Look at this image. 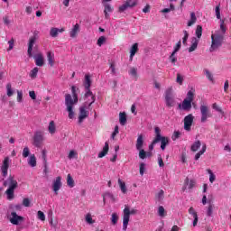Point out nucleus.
<instances>
[{"mask_svg":"<svg viewBox=\"0 0 231 231\" xmlns=\"http://www.w3.org/2000/svg\"><path fill=\"white\" fill-rule=\"evenodd\" d=\"M200 115H201L200 122L202 124H205V122H207L208 118H212V114H210V110L208 109V106L205 105L200 106Z\"/></svg>","mask_w":231,"mask_h":231,"instance_id":"nucleus-8","label":"nucleus"},{"mask_svg":"<svg viewBox=\"0 0 231 231\" xmlns=\"http://www.w3.org/2000/svg\"><path fill=\"white\" fill-rule=\"evenodd\" d=\"M161 142V149L162 151H164L166 149L167 145L170 143L169 137L162 136V130H160V127H155V137L152 141V143H160Z\"/></svg>","mask_w":231,"mask_h":231,"instance_id":"nucleus-3","label":"nucleus"},{"mask_svg":"<svg viewBox=\"0 0 231 231\" xmlns=\"http://www.w3.org/2000/svg\"><path fill=\"white\" fill-rule=\"evenodd\" d=\"M6 91H7V97H13L14 96V90L12 89V83L6 84Z\"/></svg>","mask_w":231,"mask_h":231,"instance_id":"nucleus-40","label":"nucleus"},{"mask_svg":"<svg viewBox=\"0 0 231 231\" xmlns=\"http://www.w3.org/2000/svg\"><path fill=\"white\" fill-rule=\"evenodd\" d=\"M28 164L30 167H37V158H35V154L30 156Z\"/></svg>","mask_w":231,"mask_h":231,"instance_id":"nucleus-30","label":"nucleus"},{"mask_svg":"<svg viewBox=\"0 0 231 231\" xmlns=\"http://www.w3.org/2000/svg\"><path fill=\"white\" fill-rule=\"evenodd\" d=\"M108 12H113V7H111V5L106 4L105 5V10H104L106 19H109Z\"/></svg>","mask_w":231,"mask_h":231,"instance_id":"nucleus-31","label":"nucleus"},{"mask_svg":"<svg viewBox=\"0 0 231 231\" xmlns=\"http://www.w3.org/2000/svg\"><path fill=\"white\" fill-rule=\"evenodd\" d=\"M38 219L41 221H46V216L44 215V212L38 211Z\"/></svg>","mask_w":231,"mask_h":231,"instance_id":"nucleus-52","label":"nucleus"},{"mask_svg":"<svg viewBox=\"0 0 231 231\" xmlns=\"http://www.w3.org/2000/svg\"><path fill=\"white\" fill-rule=\"evenodd\" d=\"M204 73L210 82H214V76L208 69H205Z\"/></svg>","mask_w":231,"mask_h":231,"instance_id":"nucleus-39","label":"nucleus"},{"mask_svg":"<svg viewBox=\"0 0 231 231\" xmlns=\"http://www.w3.org/2000/svg\"><path fill=\"white\" fill-rule=\"evenodd\" d=\"M44 141V136L42 135V132H35L33 136V146L41 147L42 145V142Z\"/></svg>","mask_w":231,"mask_h":231,"instance_id":"nucleus-11","label":"nucleus"},{"mask_svg":"<svg viewBox=\"0 0 231 231\" xmlns=\"http://www.w3.org/2000/svg\"><path fill=\"white\" fill-rule=\"evenodd\" d=\"M135 147H136L137 151H140V149H142L143 147V134L138 135Z\"/></svg>","mask_w":231,"mask_h":231,"instance_id":"nucleus-25","label":"nucleus"},{"mask_svg":"<svg viewBox=\"0 0 231 231\" xmlns=\"http://www.w3.org/2000/svg\"><path fill=\"white\" fill-rule=\"evenodd\" d=\"M206 151H207V144H203L201 151L196 153L195 160L196 161L199 160V158H201V155L205 154Z\"/></svg>","mask_w":231,"mask_h":231,"instance_id":"nucleus-32","label":"nucleus"},{"mask_svg":"<svg viewBox=\"0 0 231 231\" xmlns=\"http://www.w3.org/2000/svg\"><path fill=\"white\" fill-rule=\"evenodd\" d=\"M139 158H141V160H145V158H147V152L145 150L142 148L139 150Z\"/></svg>","mask_w":231,"mask_h":231,"instance_id":"nucleus-43","label":"nucleus"},{"mask_svg":"<svg viewBox=\"0 0 231 231\" xmlns=\"http://www.w3.org/2000/svg\"><path fill=\"white\" fill-rule=\"evenodd\" d=\"M15 43V40L14 38H12L9 42H8V44H9V48L7 49L8 51L14 50V44Z\"/></svg>","mask_w":231,"mask_h":231,"instance_id":"nucleus-55","label":"nucleus"},{"mask_svg":"<svg viewBox=\"0 0 231 231\" xmlns=\"http://www.w3.org/2000/svg\"><path fill=\"white\" fill-rule=\"evenodd\" d=\"M87 106L86 105L79 107V123L82 124L84 122L85 118H88L89 113L86 110Z\"/></svg>","mask_w":231,"mask_h":231,"instance_id":"nucleus-16","label":"nucleus"},{"mask_svg":"<svg viewBox=\"0 0 231 231\" xmlns=\"http://www.w3.org/2000/svg\"><path fill=\"white\" fill-rule=\"evenodd\" d=\"M196 35H197L198 39H201V35H203V27L201 25L197 26Z\"/></svg>","mask_w":231,"mask_h":231,"instance_id":"nucleus-38","label":"nucleus"},{"mask_svg":"<svg viewBox=\"0 0 231 231\" xmlns=\"http://www.w3.org/2000/svg\"><path fill=\"white\" fill-rule=\"evenodd\" d=\"M138 5V0H126L122 5L118 7L119 14H124L125 10H129V8H134V6Z\"/></svg>","mask_w":231,"mask_h":231,"instance_id":"nucleus-7","label":"nucleus"},{"mask_svg":"<svg viewBox=\"0 0 231 231\" xmlns=\"http://www.w3.org/2000/svg\"><path fill=\"white\" fill-rule=\"evenodd\" d=\"M129 74L132 75V77H134L135 79H137L138 69L136 68L133 67V68L130 69Z\"/></svg>","mask_w":231,"mask_h":231,"instance_id":"nucleus-42","label":"nucleus"},{"mask_svg":"<svg viewBox=\"0 0 231 231\" xmlns=\"http://www.w3.org/2000/svg\"><path fill=\"white\" fill-rule=\"evenodd\" d=\"M208 172L209 174V181H210V183H212L213 181H216V175L214 174V172H212L211 170H208Z\"/></svg>","mask_w":231,"mask_h":231,"instance_id":"nucleus-49","label":"nucleus"},{"mask_svg":"<svg viewBox=\"0 0 231 231\" xmlns=\"http://www.w3.org/2000/svg\"><path fill=\"white\" fill-rule=\"evenodd\" d=\"M47 60L51 68H53L55 64V54H53L51 51L47 52Z\"/></svg>","mask_w":231,"mask_h":231,"instance_id":"nucleus-22","label":"nucleus"},{"mask_svg":"<svg viewBox=\"0 0 231 231\" xmlns=\"http://www.w3.org/2000/svg\"><path fill=\"white\" fill-rule=\"evenodd\" d=\"M34 60L36 66L42 67L44 66V57L42 56V53L39 52L38 54L34 55Z\"/></svg>","mask_w":231,"mask_h":231,"instance_id":"nucleus-19","label":"nucleus"},{"mask_svg":"<svg viewBox=\"0 0 231 231\" xmlns=\"http://www.w3.org/2000/svg\"><path fill=\"white\" fill-rule=\"evenodd\" d=\"M109 152V143L106 142L103 150L98 153V158H104Z\"/></svg>","mask_w":231,"mask_h":231,"instance_id":"nucleus-24","label":"nucleus"},{"mask_svg":"<svg viewBox=\"0 0 231 231\" xmlns=\"http://www.w3.org/2000/svg\"><path fill=\"white\" fill-rule=\"evenodd\" d=\"M79 28H80V25H79V23H76L73 26L72 30L70 31V37L72 39H75V37H77V34L79 33Z\"/></svg>","mask_w":231,"mask_h":231,"instance_id":"nucleus-27","label":"nucleus"},{"mask_svg":"<svg viewBox=\"0 0 231 231\" xmlns=\"http://www.w3.org/2000/svg\"><path fill=\"white\" fill-rule=\"evenodd\" d=\"M117 134H118V125H116L115 130L111 135L112 140H115V136H116Z\"/></svg>","mask_w":231,"mask_h":231,"instance_id":"nucleus-60","label":"nucleus"},{"mask_svg":"<svg viewBox=\"0 0 231 231\" xmlns=\"http://www.w3.org/2000/svg\"><path fill=\"white\" fill-rule=\"evenodd\" d=\"M188 189H194L196 187V180H189V177H187L184 180V186L182 187V192H185Z\"/></svg>","mask_w":231,"mask_h":231,"instance_id":"nucleus-17","label":"nucleus"},{"mask_svg":"<svg viewBox=\"0 0 231 231\" xmlns=\"http://www.w3.org/2000/svg\"><path fill=\"white\" fill-rule=\"evenodd\" d=\"M17 102H23V91H17Z\"/></svg>","mask_w":231,"mask_h":231,"instance_id":"nucleus-62","label":"nucleus"},{"mask_svg":"<svg viewBox=\"0 0 231 231\" xmlns=\"http://www.w3.org/2000/svg\"><path fill=\"white\" fill-rule=\"evenodd\" d=\"M189 214H190V216H192L193 217H198V212H196L193 207L189 208Z\"/></svg>","mask_w":231,"mask_h":231,"instance_id":"nucleus-53","label":"nucleus"},{"mask_svg":"<svg viewBox=\"0 0 231 231\" xmlns=\"http://www.w3.org/2000/svg\"><path fill=\"white\" fill-rule=\"evenodd\" d=\"M165 192L163 191V189H161L158 194L156 195V199L158 201H163V198H165L164 196Z\"/></svg>","mask_w":231,"mask_h":231,"instance_id":"nucleus-41","label":"nucleus"},{"mask_svg":"<svg viewBox=\"0 0 231 231\" xmlns=\"http://www.w3.org/2000/svg\"><path fill=\"white\" fill-rule=\"evenodd\" d=\"M75 156H77V153L75 151L72 150L69 152L68 158H69V160H73V158H75Z\"/></svg>","mask_w":231,"mask_h":231,"instance_id":"nucleus-63","label":"nucleus"},{"mask_svg":"<svg viewBox=\"0 0 231 231\" xmlns=\"http://www.w3.org/2000/svg\"><path fill=\"white\" fill-rule=\"evenodd\" d=\"M123 212V230H127V225H129V219L131 217V215L134 216V214H138V209H130L127 206H125Z\"/></svg>","mask_w":231,"mask_h":231,"instance_id":"nucleus-5","label":"nucleus"},{"mask_svg":"<svg viewBox=\"0 0 231 231\" xmlns=\"http://www.w3.org/2000/svg\"><path fill=\"white\" fill-rule=\"evenodd\" d=\"M199 43V40L196 37L192 38V44L191 46L189 48V52L192 53V51H196V50L198 49V44Z\"/></svg>","mask_w":231,"mask_h":231,"instance_id":"nucleus-20","label":"nucleus"},{"mask_svg":"<svg viewBox=\"0 0 231 231\" xmlns=\"http://www.w3.org/2000/svg\"><path fill=\"white\" fill-rule=\"evenodd\" d=\"M176 82L181 86L183 84V77H181V74H177V79Z\"/></svg>","mask_w":231,"mask_h":231,"instance_id":"nucleus-58","label":"nucleus"},{"mask_svg":"<svg viewBox=\"0 0 231 231\" xmlns=\"http://www.w3.org/2000/svg\"><path fill=\"white\" fill-rule=\"evenodd\" d=\"M165 216H167V211H165V208H163V206H160L158 208V217H165Z\"/></svg>","mask_w":231,"mask_h":231,"instance_id":"nucleus-37","label":"nucleus"},{"mask_svg":"<svg viewBox=\"0 0 231 231\" xmlns=\"http://www.w3.org/2000/svg\"><path fill=\"white\" fill-rule=\"evenodd\" d=\"M184 33V37L182 38V44H184V46H187V41L189 39V32L187 31H183Z\"/></svg>","mask_w":231,"mask_h":231,"instance_id":"nucleus-50","label":"nucleus"},{"mask_svg":"<svg viewBox=\"0 0 231 231\" xmlns=\"http://www.w3.org/2000/svg\"><path fill=\"white\" fill-rule=\"evenodd\" d=\"M197 21L198 18L196 17V13H190V21L188 22V26H192V24H194Z\"/></svg>","mask_w":231,"mask_h":231,"instance_id":"nucleus-36","label":"nucleus"},{"mask_svg":"<svg viewBox=\"0 0 231 231\" xmlns=\"http://www.w3.org/2000/svg\"><path fill=\"white\" fill-rule=\"evenodd\" d=\"M30 156V148L28 146H25L23 150V157L28 158Z\"/></svg>","mask_w":231,"mask_h":231,"instance_id":"nucleus-48","label":"nucleus"},{"mask_svg":"<svg viewBox=\"0 0 231 231\" xmlns=\"http://www.w3.org/2000/svg\"><path fill=\"white\" fill-rule=\"evenodd\" d=\"M119 123L121 125H125V124H127V115L125 112H121L119 114Z\"/></svg>","mask_w":231,"mask_h":231,"instance_id":"nucleus-26","label":"nucleus"},{"mask_svg":"<svg viewBox=\"0 0 231 231\" xmlns=\"http://www.w3.org/2000/svg\"><path fill=\"white\" fill-rule=\"evenodd\" d=\"M37 73H39V68L35 67L32 70H31V79H35L37 77Z\"/></svg>","mask_w":231,"mask_h":231,"instance_id":"nucleus-45","label":"nucleus"},{"mask_svg":"<svg viewBox=\"0 0 231 231\" xmlns=\"http://www.w3.org/2000/svg\"><path fill=\"white\" fill-rule=\"evenodd\" d=\"M10 168V157H5L3 161V164L1 166V171L4 178L8 176V169Z\"/></svg>","mask_w":231,"mask_h":231,"instance_id":"nucleus-13","label":"nucleus"},{"mask_svg":"<svg viewBox=\"0 0 231 231\" xmlns=\"http://www.w3.org/2000/svg\"><path fill=\"white\" fill-rule=\"evenodd\" d=\"M118 185H119L123 194H126L127 193V187L125 186V182L122 181L121 179H118Z\"/></svg>","mask_w":231,"mask_h":231,"instance_id":"nucleus-34","label":"nucleus"},{"mask_svg":"<svg viewBox=\"0 0 231 231\" xmlns=\"http://www.w3.org/2000/svg\"><path fill=\"white\" fill-rule=\"evenodd\" d=\"M30 203H31L30 199L28 198L23 199V207H30Z\"/></svg>","mask_w":231,"mask_h":231,"instance_id":"nucleus-61","label":"nucleus"},{"mask_svg":"<svg viewBox=\"0 0 231 231\" xmlns=\"http://www.w3.org/2000/svg\"><path fill=\"white\" fill-rule=\"evenodd\" d=\"M61 180H62V178H60V176H59L53 181L52 190H53V192H55L56 196L59 194V190H60V188L62 187Z\"/></svg>","mask_w":231,"mask_h":231,"instance_id":"nucleus-15","label":"nucleus"},{"mask_svg":"<svg viewBox=\"0 0 231 231\" xmlns=\"http://www.w3.org/2000/svg\"><path fill=\"white\" fill-rule=\"evenodd\" d=\"M3 185L5 187H8V189L5 191L7 199L9 200L14 199V198H15V195H14L15 189L19 187V183L15 180V178L13 175H9L7 180L4 181Z\"/></svg>","mask_w":231,"mask_h":231,"instance_id":"nucleus-2","label":"nucleus"},{"mask_svg":"<svg viewBox=\"0 0 231 231\" xmlns=\"http://www.w3.org/2000/svg\"><path fill=\"white\" fill-rule=\"evenodd\" d=\"M106 42V36H101L97 40V46H102Z\"/></svg>","mask_w":231,"mask_h":231,"instance_id":"nucleus-59","label":"nucleus"},{"mask_svg":"<svg viewBox=\"0 0 231 231\" xmlns=\"http://www.w3.org/2000/svg\"><path fill=\"white\" fill-rule=\"evenodd\" d=\"M62 32H64V28L59 29L52 27L50 31V35L51 37H57L59 33H62Z\"/></svg>","mask_w":231,"mask_h":231,"instance_id":"nucleus-23","label":"nucleus"},{"mask_svg":"<svg viewBox=\"0 0 231 231\" xmlns=\"http://www.w3.org/2000/svg\"><path fill=\"white\" fill-rule=\"evenodd\" d=\"M71 94L65 95V105L67 106V111L69 113V118L72 120L75 117V112H73V106L79 104V95L77 94V88L75 86L71 87Z\"/></svg>","mask_w":231,"mask_h":231,"instance_id":"nucleus-1","label":"nucleus"},{"mask_svg":"<svg viewBox=\"0 0 231 231\" xmlns=\"http://www.w3.org/2000/svg\"><path fill=\"white\" fill-rule=\"evenodd\" d=\"M144 173H145V163L141 162L140 163V174H141V176H143Z\"/></svg>","mask_w":231,"mask_h":231,"instance_id":"nucleus-57","label":"nucleus"},{"mask_svg":"<svg viewBox=\"0 0 231 231\" xmlns=\"http://www.w3.org/2000/svg\"><path fill=\"white\" fill-rule=\"evenodd\" d=\"M220 30L222 33H226V27L225 26V20H220Z\"/></svg>","mask_w":231,"mask_h":231,"instance_id":"nucleus-51","label":"nucleus"},{"mask_svg":"<svg viewBox=\"0 0 231 231\" xmlns=\"http://www.w3.org/2000/svg\"><path fill=\"white\" fill-rule=\"evenodd\" d=\"M192 124H194V116L192 114H189L184 117V130L190 132Z\"/></svg>","mask_w":231,"mask_h":231,"instance_id":"nucleus-10","label":"nucleus"},{"mask_svg":"<svg viewBox=\"0 0 231 231\" xmlns=\"http://www.w3.org/2000/svg\"><path fill=\"white\" fill-rule=\"evenodd\" d=\"M137 51H138V43H134L130 50V60H133V58L134 57V55H136Z\"/></svg>","mask_w":231,"mask_h":231,"instance_id":"nucleus-28","label":"nucleus"},{"mask_svg":"<svg viewBox=\"0 0 231 231\" xmlns=\"http://www.w3.org/2000/svg\"><path fill=\"white\" fill-rule=\"evenodd\" d=\"M219 5L216 6V16H217V19H221V11H220V8H219Z\"/></svg>","mask_w":231,"mask_h":231,"instance_id":"nucleus-56","label":"nucleus"},{"mask_svg":"<svg viewBox=\"0 0 231 231\" xmlns=\"http://www.w3.org/2000/svg\"><path fill=\"white\" fill-rule=\"evenodd\" d=\"M85 221L88 223V225H93V223H95V220H93V217H91V214L89 213L87 214Z\"/></svg>","mask_w":231,"mask_h":231,"instance_id":"nucleus-46","label":"nucleus"},{"mask_svg":"<svg viewBox=\"0 0 231 231\" xmlns=\"http://www.w3.org/2000/svg\"><path fill=\"white\" fill-rule=\"evenodd\" d=\"M67 185H69L70 189L75 187V180H73V177H71V174L67 175Z\"/></svg>","mask_w":231,"mask_h":231,"instance_id":"nucleus-35","label":"nucleus"},{"mask_svg":"<svg viewBox=\"0 0 231 231\" xmlns=\"http://www.w3.org/2000/svg\"><path fill=\"white\" fill-rule=\"evenodd\" d=\"M158 163L160 167H165V163H163V159L162 158V155L158 156Z\"/></svg>","mask_w":231,"mask_h":231,"instance_id":"nucleus-64","label":"nucleus"},{"mask_svg":"<svg viewBox=\"0 0 231 231\" xmlns=\"http://www.w3.org/2000/svg\"><path fill=\"white\" fill-rule=\"evenodd\" d=\"M35 42H37V36L33 35L29 39L27 50L28 57H33L32 51H33V44H35Z\"/></svg>","mask_w":231,"mask_h":231,"instance_id":"nucleus-14","label":"nucleus"},{"mask_svg":"<svg viewBox=\"0 0 231 231\" xmlns=\"http://www.w3.org/2000/svg\"><path fill=\"white\" fill-rule=\"evenodd\" d=\"M91 76L89 74H86L85 75V79L83 82V86L85 88V89H89L91 88Z\"/></svg>","mask_w":231,"mask_h":231,"instance_id":"nucleus-21","label":"nucleus"},{"mask_svg":"<svg viewBox=\"0 0 231 231\" xmlns=\"http://www.w3.org/2000/svg\"><path fill=\"white\" fill-rule=\"evenodd\" d=\"M56 131H57V128L55 126V121H51L49 124V133L51 134H55Z\"/></svg>","mask_w":231,"mask_h":231,"instance_id":"nucleus-33","label":"nucleus"},{"mask_svg":"<svg viewBox=\"0 0 231 231\" xmlns=\"http://www.w3.org/2000/svg\"><path fill=\"white\" fill-rule=\"evenodd\" d=\"M175 55H176V52L173 51L170 56V60L171 64H176V60H178Z\"/></svg>","mask_w":231,"mask_h":231,"instance_id":"nucleus-54","label":"nucleus"},{"mask_svg":"<svg viewBox=\"0 0 231 231\" xmlns=\"http://www.w3.org/2000/svg\"><path fill=\"white\" fill-rule=\"evenodd\" d=\"M85 98H89V97H91V102L88 103V107H91V106H93V104H95V95H93V92H91V88H85Z\"/></svg>","mask_w":231,"mask_h":231,"instance_id":"nucleus-18","label":"nucleus"},{"mask_svg":"<svg viewBox=\"0 0 231 231\" xmlns=\"http://www.w3.org/2000/svg\"><path fill=\"white\" fill-rule=\"evenodd\" d=\"M112 225H116L118 223V215L116 213H113L111 217Z\"/></svg>","mask_w":231,"mask_h":231,"instance_id":"nucleus-44","label":"nucleus"},{"mask_svg":"<svg viewBox=\"0 0 231 231\" xmlns=\"http://www.w3.org/2000/svg\"><path fill=\"white\" fill-rule=\"evenodd\" d=\"M199 147H201V141H195L190 147V151H192V152H196Z\"/></svg>","mask_w":231,"mask_h":231,"instance_id":"nucleus-29","label":"nucleus"},{"mask_svg":"<svg viewBox=\"0 0 231 231\" xmlns=\"http://www.w3.org/2000/svg\"><path fill=\"white\" fill-rule=\"evenodd\" d=\"M46 154H48V152L46 151V149H43L42 151V160H43V163H48V159Z\"/></svg>","mask_w":231,"mask_h":231,"instance_id":"nucleus-47","label":"nucleus"},{"mask_svg":"<svg viewBox=\"0 0 231 231\" xmlns=\"http://www.w3.org/2000/svg\"><path fill=\"white\" fill-rule=\"evenodd\" d=\"M211 47L209 51L212 52L215 50H217L223 44V35L221 34H212L211 35Z\"/></svg>","mask_w":231,"mask_h":231,"instance_id":"nucleus-6","label":"nucleus"},{"mask_svg":"<svg viewBox=\"0 0 231 231\" xmlns=\"http://www.w3.org/2000/svg\"><path fill=\"white\" fill-rule=\"evenodd\" d=\"M165 102L167 107H174L176 106V100H174V96H172V88H168L165 91Z\"/></svg>","mask_w":231,"mask_h":231,"instance_id":"nucleus-9","label":"nucleus"},{"mask_svg":"<svg viewBox=\"0 0 231 231\" xmlns=\"http://www.w3.org/2000/svg\"><path fill=\"white\" fill-rule=\"evenodd\" d=\"M195 89L191 88V90H189L187 93V97L182 101V105H179V108L180 109H183V111H190V109H192V102H194V93H195Z\"/></svg>","mask_w":231,"mask_h":231,"instance_id":"nucleus-4","label":"nucleus"},{"mask_svg":"<svg viewBox=\"0 0 231 231\" xmlns=\"http://www.w3.org/2000/svg\"><path fill=\"white\" fill-rule=\"evenodd\" d=\"M9 221L10 223H12V225H19L20 223H23V221H24V217L17 215L15 211H13L11 212V217Z\"/></svg>","mask_w":231,"mask_h":231,"instance_id":"nucleus-12","label":"nucleus"}]
</instances>
